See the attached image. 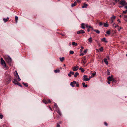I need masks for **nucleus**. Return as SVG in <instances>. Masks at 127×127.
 I'll use <instances>...</instances> for the list:
<instances>
[{"label":"nucleus","instance_id":"obj_42","mask_svg":"<svg viewBox=\"0 0 127 127\" xmlns=\"http://www.w3.org/2000/svg\"><path fill=\"white\" fill-rule=\"evenodd\" d=\"M103 24L102 23V22H100L99 23V25L100 26H102Z\"/></svg>","mask_w":127,"mask_h":127},{"label":"nucleus","instance_id":"obj_31","mask_svg":"<svg viewBox=\"0 0 127 127\" xmlns=\"http://www.w3.org/2000/svg\"><path fill=\"white\" fill-rule=\"evenodd\" d=\"M74 52L72 51H69V53L71 54H74Z\"/></svg>","mask_w":127,"mask_h":127},{"label":"nucleus","instance_id":"obj_50","mask_svg":"<svg viewBox=\"0 0 127 127\" xmlns=\"http://www.w3.org/2000/svg\"><path fill=\"white\" fill-rule=\"evenodd\" d=\"M84 55V53H82L81 54H80V56H83Z\"/></svg>","mask_w":127,"mask_h":127},{"label":"nucleus","instance_id":"obj_3","mask_svg":"<svg viewBox=\"0 0 127 127\" xmlns=\"http://www.w3.org/2000/svg\"><path fill=\"white\" fill-rule=\"evenodd\" d=\"M85 33V32L84 31L82 30H81L78 31L77 32V34H80L84 33Z\"/></svg>","mask_w":127,"mask_h":127},{"label":"nucleus","instance_id":"obj_40","mask_svg":"<svg viewBox=\"0 0 127 127\" xmlns=\"http://www.w3.org/2000/svg\"><path fill=\"white\" fill-rule=\"evenodd\" d=\"M92 74L93 75H95L96 74V73L95 72H94L93 73H92Z\"/></svg>","mask_w":127,"mask_h":127},{"label":"nucleus","instance_id":"obj_46","mask_svg":"<svg viewBox=\"0 0 127 127\" xmlns=\"http://www.w3.org/2000/svg\"><path fill=\"white\" fill-rule=\"evenodd\" d=\"M47 101L48 102V103H50L51 102V101L49 99H47Z\"/></svg>","mask_w":127,"mask_h":127},{"label":"nucleus","instance_id":"obj_28","mask_svg":"<svg viewBox=\"0 0 127 127\" xmlns=\"http://www.w3.org/2000/svg\"><path fill=\"white\" fill-rule=\"evenodd\" d=\"M94 31L95 32H96L97 33H98V34L100 32V31L98 30H94Z\"/></svg>","mask_w":127,"mask_h":127},{"label":"nucleus","instance_id":"obj_36","mask_svg":"<svg viewBox=\"0 0 127 127\" xmlns=\"http://www.w3.org/2000/svg\"><path fill=\"white\" fill-rule=\"evenodd\" d=\"M127 18V15H125L124 16V19L126 21H127V20L125 18Z\"/></svg>","mask_w":127,"mask_h":127},{"label":"nucleus","instance_id":"obj_1","mask_svg":"<svg viewBox=\"0 0 127 127\" xmlns=\"http://www.w3.org/2000/svg\"><path fill=\"white\" fill-rule=\"evenodd\" d=\"M5 61L10 65H11L12 62V60L11 58L9 57H5Z\"/></svg>","mask_w":127,"mask_h":127},{"label":"nucleus","instance_id":"obj_51","mask_svg":"<svg viewBox=\"0 0 127 127\" xmlns=\"http://www.w3.org/2000/svg\"><path fill=\"white\" fill-rule=\"evenodd\" d=\"M104 124L105 126H107V123L106 122H104Z\"/></svg>","mask_w":127,"mask_h":127},{"label":"nucleus","instance_id":"obj_5","mask_svg":"<svg viewBox=\"0 0 127 127\" xmlns=\"http://www.w3.org/2000/svg\"><path fill=\"white\" fill-rule=\"evenodd\" d=\"M126 1L125 0H122L120 1V3L121 5L124 6L126 5Z\"/></svg>","mask_w":127,"mask_h":127},{"label":"nucleus","instance_id":"obj_61","mask_svg":"<svg viewBox=\"0 0 127 127\" xmlns=\"http://www.w3.org/2000/svg\"><path fill=\"white\" fill-rule=\"evenodd\" d=\"M87 31L88 32H89V31H90V30L89 29H88V30H87Z\"/></svg>","mask_w":127,"mask_h":127},{"label":"nucleus","instance_id":"obj_35","mask_svg":"<svg viewBox=\"0 0 127 127\" xmlns=\"http://www.w3.org/2000/svg\"><path fill=\"white\" fill-rule=\"evenodd\" d=\"M76 86L77 87H79V84L78 83H76Z\"/></svg>","mask_w":127,"mask_h":127},{"label":"nucleus","instance_id":"obj_23","mask_svg":"<svg viewBox=\"0 0 127 127\" xmlns=\"http://www.w3.org/2000/svg\"><path fill=\"white\" fill-rule=\"evenodd\" d=\"M60 61L61 62H62L64 60V57H63L62 58H60Z\"/></svg>","mask_w":127,"mask_h":127},{"label":"nucleus","instance_id":"obj_49","mask_svg":"<svg viewBox=\"0 0 127 127\" xmlns=\"http://www.w3.org/2000/svg\"><path fill=\"white\" fill-rule=\"evenodd\" d=\"M86 62H87L86 61H83V63H84V64L86 63Z\"/></svg>","mask_w":127,"mask_h":127},{"label":"nucleus","instance_id":"obj_62","mask_svg":"<svg viewBox=\"0 0 127 127\" xmlns=\"http://www.w3.org/2000/svg\"><path fill=\"white\" fill-rule=\"evenodd\" d=\"M117 21L119 22L120 23L121 22V21L119 19Z\"/></svg>","mask_w":127,"mask_h":127},{"label":"nucleus","instance_id":"obj_29","mask_svg":"<svg viewBox=\"0 0 127 127\" xmlns=\"http://www.w3.org/2000/svg\"><path fill=\"white\" fill-rule=\"evenodd\" d=\"M15 20L16 21V22L17 23V21L18 19V17L16 16H15Z\"/></svg>","mask_w":127,"mask_h":127},{"label":"nucleus","instance_id":"obj_44","mask_svg":"<svg viewBox=\"0 0 127 127\" xmlns=\"http://www.w3.org/2000/svg\"><path fill=\"white\" fill-rule=\"evenodd\" d=\"M60 126L58 123L57 124L56 127H60Z\"/></svg>","mask_w":127,"mask_h":127},{"label":"nucleus","instance_id":"obj_32","mask_svg":"<svg viewBox=\"0 0 127 127\" xmlns=\"http://www.w3.org/2000/svg\"><path fill=\"white\" fill-rule=\"evenodd\" d=\"M86 56H84L83 57V61H86Z\"/></svg>","mask_w":127,"mask_h":127},{"label":"nucleus","instance_id":"obj_10","mask_svg":"<svg viewBox=\"0 0 127 127\" xmlns=\"http://www.w3.org/2000/svg\"><path fill=\"white\" fill-rule=\"evenodd\" d=\"M74 74V72H73L70 71L69 73L68 74V75L69 76L71 77V75H73Z\"/></svg>","mask_w":127,"mask_h":127},{"label":"nucleus","instance_id":"obj_39","mask_svg":"<svg viewBox=\"0 0 127 127\" xmlns=\"http://www.w3.org/2000/svg\"><path fill=\"white\" fill-rule=\"evenodd\" d=\"M88 28H89V29H92V30H93V28H92V26H88Z\"/></svg>","mask_w":127,"mask_h":127},{"label":"nucleus","instance_id":"obj_52","mask_svg":"<svg viewBox=\"0 0 127 127\" xmlns=\"http://www.w3.org/2000/svg\"><path fill=\"white\" fill-rule=\"evenodd\" d=\"M85 26L87 28H88V26H88V25L87 24H86Z\"/></svg>","mask_w":127,"mask_h":127},{"label":"nucleus","instance_id":"obj_25","mask_svg":"<svg viewBox=\"0 0 127 127\" xmlns=\"http://www.w3.org/2000/svg\"><path fill=\"white\" fill-rule=\"evenodd\" d=\"M79 70H81V72H84L85 71L84 70L83 68H82L81 67H80L79 69Z\"/></svg>","mask_w":127,"mask_h":127},{"label":"nucleus","instance_id":"obj_27","mask_svg":"<svg viewBox=\"0 0 127 127\" xmlns=\"http://www.w3.org/2000/svg\"><path fill=\"white\" fill-rule=\"evenodd\" d=\"M22 84H23L25 87H27L28 86V84L27 83L23 82Z\"/></svg>","mask_w":127,"mask_h":127},{"label":"nucleus","instance_id":"obj_56","mask_svg":"<svg viewBox=\"0 0 127 127\" xmlns=\"http://www.w3.org/2000/svg\"><path fill=\"white\" fill-rule=\"evenodd\" d=\"M16 73V74H15V77H16V78H17V73H16V72H15Z\"/></svg>","mask_w":127,"mask_h":127},{"label":"nucleus","instance_id":"obj_53","mask_svg":"<svg viewBox=\"0 0 127 127\" xmlns=\"http://www.w3.org/2000/svg\"><path fill=\"white\" fill-rule=\"evenodd\" d=\"M77 2L79 3L80 1V0H77Z\"/></svg>","mask_w":127,"mask_h":127},{"label":"nucleus","instance_id":"obj_24","mask_svg":"<svg viewBox=\"0 0 127 127\" xmlns=\"http://www.w3.org/2000/svg\"><path fill=\"white\" fill-rule=\"evenodd\" d=\"M102 41H104L105 42H107V41L106 40V38H103L101 39Z\"/></svg>","mask_w":127,"mask_h":127},{"label":"nucleus","instance_id":"obj_11","mask_svg":"<svg viewBox=\"0 0 127 127\" xmlns=\"http://www.w3.org/2000/svg\"><path fill=\"white\" fill-rule=\"evenodd\" d=\"M9 19V17H7L6 19V18H3V20L4 21V23H5Z\"/></svg>","mask_w":127,"mask_h":127},{"label":"nucleus","instance_id":"obj_59","mask_svg":"<svg viewBox=\"0 0 127 127\" xmlns=\"http://www.w3.org/2000/svg\"><path fill=\"white\" fill-rule=\"evenodd\" d=\"M115 23H114V24H113V26H113V27H114L115 26Z\"/></svg>","mask_w":127,"mask_h":127},{"label":"nucleus","instance_id":"obj_4","mask_svg":"<svg viewBox=\"0 0 127 127\" xmlns=\"http://www.w3.org/2000/svg\"><path fill=\"white\" fill-rule=\"evenodd\" d=\"M84 80L85 81H88L90 80V78L89 79L87 77L86 75H84L83 76Z\"/></svg>","mask_w":127,"mask_h":127},{"label":"nucleus","instance_id":"obj_22","mask_svg":"<svg viewBox=\"0 0 127 127\" xmlns=\"http://www.w3.org/2000/svg\"><path fill=\"white\" fill-rule=\"evenodd\" d=\"M72 45H75L76 46L77 45V44L74 42H72Z\"/></svg>","mask_w":127,"mask_h":127},{"label":"nucleus","instance_id":"obj_2","mask_svg":"<svg viewBox=\"0 0 127 127\" xmlns=\"http://www.w3.org/2000/svg\"><path fill=\"white\" fill-rule=\"evenodd\" d=\"M1 60V64L2 65L6 67V65L3 59L1 58L0 59Z\"/></svg>","mask_w":127,"mask_h":127},{"label":"nucleus","instance_id":"obj_8","mask_svg":"<svg viewBox=\"0 0 127 127\" xmlns=\"http://www.w3.org/2000/svg\"><path fill=\"white\" fill-rule=\"evenodd\" d=\"M76 83V82L75 81H74L73 82H71L70 83V85L72 87H74V85Z\"/></svg>","mask_w":127,"mask_h":127},{"label":"nucleus","instance_id":"obj_48","mask_svg":"<svg viewBox=\"0 0 127 127\" xmlns=\"http://www.w3.org/2000/svg\"><path fill=\"white\" fill-rule=\"evenodd\" d=\"M122 29V27H120V28L119 29H118V30L119 31H120L121 30V29Z\"/></svg>","mask_w":127,"mask_h":127},{"label":"nucleus","instance_id":"obj_54","mask_svg":"<svg viewBox=\"0 0 127 127\" xmlns=\"http://www.w3.org/2000/svg\"><path fill=\"white\" fill-rule=\"evenodd\" d=\"M119 26L118 25H116L115 26V28H116L117 27H119Z\"/></svg>","mask_w":127,"mask_h":127},{"label":"nucleus","instance_id":"obj_20","mask_svg":"<svg viewBox=\"0 0 127 127\" xmlns=\"http://www.w3.org/2000/svg\"><path fill=\"white\" fill-rule=\"evenodd\" d=\"M87 6V4H84V5L82 6V7L83 8H86Z\"/></svg>","mask_w":127,"mask_h":127},{"label":"nucleus","instance_id":"obj_14","mask_svg":"<svg viewBox=\"0 0 127 127\" xmlns=\"http://www.w3.org/2000/svg\"><path fill=\"white\" fill-rule=\"evenodd\" d=\"M77 4V3L76 1H75L72 4L71 6L72 7H73L75 6Z\"/></svg>","mask_w":127,"mask_h":127},{"label":"nucleus","instance_id":"obj_26","mask_svg":"<svg viewBox=\"0 0 127 127\" xmlns=\"http://www.w3.org/2000/svg\"><path fill=\"white\" fill-rule=\"evenodd\" d=\"M60 72V70L59 69H56L55 70H54V72L55 73H57V72Z\"/></svg>","mask_w":127,"mask_h":127},{"label":"nucleus","instance_id":"obj_13","mask_svg":"<svg viewBox=\"0 0 127 127\" xmlns=\"http://www.w3.org/2000/svg\"><path fill=\"white\" fill-rule=\"evenodd\" d=\"M85 24L84 23H82L81 24V28L83 29H84L85 28Z\"/></svg>","mask_w":127,"mask_h":127},{"label":"nucleus","instance_id":"obj_30","mask_svg":"<svg viewBox=\"0 0 127 127\" xmlns=\"http://www.w3.org/2000/svg\"><path fill=\"white\" fill-rule=\"evenodd\" d=\"M103 24L104 25V26L105 27H107L108 26V24H106V23H103Z\"/></svg>","mask_w":127,"mask_h":127},{"label":"nucleus","instance_id":"obj_9","mask_svg":"<svg viewBox=\"0 0 127 127\" xmlns=\"http://www.w3.org/2000/svg\"><path fill=\"white\" fill-rule=\"evenodd\" d=\"M116 17V16H113L111 18V23H112L113 21L114 20Z\"/></svg>","mask_w":127,"mask_h":127},{"label":"nucleus","instance_id":"obj_38","mask_svg":"<svg viewBox=\"0 0 127 127\" xmlns=\"http://www.w3.org/2000/svg\"><path fill=\"white\" fill-rule=\"evenodd\" d=\"M54 105L56 108H57L58 107V106L57 105V104L56 103H54Z\"/></svg>","mask_w":127,"mask_h":127},{"label":"nucleus","instance_id":"obj_37","mask_svg":"<svg viewBox=\"0 0 127 127\" xmlns=\"http://www.w3.org/2000/svg\"><path fill=\"white\" fill-rule=\"evenodd\" d=\"M99 50L100 51H102L103 50V48L102 47H101L99 49Z\"/></svg>","mask_w":127,"mask_h":127},{"label":"nucleus","instance_id":"obj_43","mask_svg":"<svg viewBox=\"0 0 127 127\" xmlns=\"http://www.w3.org/2000/svg\"><path fill=\"white\" fill-rule=\"evenodd\" d=\"M3 117V116L2 114H0V118L2 119Z\"/></svg>","mask_w":127,"mask_h":127},{"label":"nucleus","instance_id":"obj_63","mask_svg":"<svg viewBox=\"0 0 127 127\" xmlns=\"http://www.w3.org/2000/svg\"><path fill=\"white\" fill-rule=\"evenodd\" d=\"M81 48L82 49H83L84 48V47H81Z\"/></svg>","mask_w":127,"mask_h":127},{"label":"nucleus","instance_id":"obj_55","mask_svg":"<svg viewBox=\"0 0 127 127\" xmlns=\"http://www.w3.org/2000/svg\"><path fill=\"white\" fill-rule=\"evenodd\" d=\"M59 114L61 115V113L59 111H58L57 112Z\"/></svg>","mask_w":127,"mask_h":127},{"label":"nucleus","instance_id":"obj_18","mask_svg":"<svg viewBox=\"0 0 127 127\" xmlns=\"http://www.w3.org/2000/svg\"><path fill=\"white\" fill-rule=\"evenodd\" d=\"M13 83L14 84H15L17 85V83H19V82H18L16 79H15L14 80V81L13 82Z\"/></svg>","mask_w":127,"mask_h":127},{"label":"nucleus","instance_id":"obj_57","mask_svg":"<svg viewBox=\"0 0 127 127\" xmlns=\"http://www.w3.org/2000/svg\"><path fill=\"white\" fill-rule=\"evenodd\" d=\"M60 34L62 35V36H64V34H63V33H61V34Z\"/></svg>","mask_w":127,"mask_h":127},{"label":"nucleus","instance_id":"obj_6","mask_svg":"<svg viewBox=\"0 0 127 127\" xmlns=\"http://www.w3.org/2000/svg\"><path fill=\"white\" fill-rule=\"evenodd\" d=\"M79 68V67L78 66L76 65L74 66L73 68V70L74 71H77Z\"/></svg>","mask_w":127,"mask_h":127},{"label":"nucleus","instance_id":"obj_33","mask_svg":"<svg viewBox=\"0 0 127 127\" xmlns=\"http://www.w3.org/2000/svg\"><path fill=\"white\" fill-rule=\"evenodd\" d=\"M106 33L107 34H110V31H107L106 32Z\"/></svg>","mask_w":127,"mask_h":127},{"label":"nucleus","instance_id":"obj_64","mask_svg":"<svg viewBox=\"0 0 127 127\" xmlns=\"http://www.w3.org/2000/svg\"><path fill=\"white\" fill-rule=\"evenodd\" d=\"M107 83H108V84H110V82L108 81V82Z\"/></svg>","mask_w":127,"mask_h":127},{"label":"nucleus","instance_id":"obj_12","mask_svg":"<svg viewBox=\"0 0 127 127\" xmlns=\"http://www.w3.org/2000/svg\"><path fill=\"white\" fill-rule=\"evenodd\" d=\"M103 60L104 62L107 65L108 64V63L106 59L105 58Z\"/></svg>","mask_w":127,"mask_h":127},{"label":"nucleus","instance_id":"obj_41","mask_svg":"<svg viewBox=\"0 0 127 127\" xmlns=\"http://www.w3.org/2000/svg\"><path fill=\"white\" fill-rule=\"evenodd\" d=\"M127 12V10L125 11H123V13L124 14H126V13Z\"/></svg>","mask_w":127,"mask_h":127},{"label":"nucleus","instance_id":"obj_21","mask_svg":"<svg viewBox=\"0 0 127 127\" xmlns=\"http://www.w3.org/2000/svg\"><path fill=\"white\" fill-rule=\"evenodd\" d=\"M43 102L45 104H48L47 100H43Z\"/></svg>","mask_w":127,"mask_h":127},{"label":"nucleus","instance_id":"obj_60","mask_svg":"<svg viewBox=\"0 0 127 127\" xmlns=\"http://www.w3.org/2000/svg\"><path fill=\"white\" fill-rule=\"evenodd\" d=\"M125 8L127 9V6H126L124 7Z\"/></svg>","mask_w":127,"mask_h":127},{"label":"nucleus","instance_id":"obj_19","mask_svg":"<svg viewBox=\"0 0 127 127\" xmlns=\"http://www.w3.org/2000/svg\"><path fill=\"white\" fill-rule=\"evenodd\" d=\"M92 38L91 37H90L88 39V41L90 43H91L92 41Z\"/></svg>","mask_w":127,"mask_h":127},{"label":"nucleus","instance_id":"obj_15","mask_svg":"<svg viewBox=\"0 0 127 127\" xmlns=\"http://www.w3.org/2000/svg\"><path fill=\"white\" fill-rule=\"evenodd\" d=\"M15 72H16V73H17V77H18V81H20L21 80V79L20 78L19 76V75L18 74V73L17 72V71L16 70L15 71Z\"/></svg>","mask_w":127,"mask_h":127},{"label":"nucleus","instance_id":"obj_7","mask_svg":"<svg viewBox=\"0 0 127 127\" xmlns=\"http://www.w3.org/2000/svg\"><path fill=\"white\" fill-rule=\"evenodd\" d=\"M112 77H111L110 76H109L107 78V79L108 80V81H111L113 80H114V79L113 78V76L112 75H111Z\"/></svg>","mask_w":127,"mask_h":127},{"label":"nucleus","instance_id":"obj_45","mask_svg":"<svg viewBox=\"0 0 127 127\" xmlns=\"http://www.w3.org/2000/svg\"><path fill=\"white\" fill-rule=\"evenodd\" d=\"M17 85H18L19 86H20L21 87H22V85L20 84V83H18Z\"/></svg>","mask_w":127,"mask_h":127},{"label":"nucleus","instance_id":"obj_17","mask_svg":"<svg viewBox=\"0 0 127 127\" xmlns=\"http://www.w3.org/2000/svg\"><path fill=\"white\" fill-rule=\"evenodd\" d=\"M83 86V87H87L88 86L87 84L85 85V83L84 82L82 83Z\"/></svg>","mask_w":127,"mask_h":127},{"label":"nucleus","instance_id":"obj_47","mask_svg":"<svg viewBox=\"0 0 127 127\" xmlns=\"http://www.w3.org/2000/svg\"><path fill=\"white\" fill-rule=\"evenodd\" d=\"M87 49L85 50L84 51V53H87Z\"/></svg>","mask_w":127,"mask_h":127},{"label":"nucleus","instance_id":"obj_34","mask_svg":"<svg viewBox=\"0 0 127 127\" xmlns=\"http://www.w3.org/2000/svg\"><path fill=\"white\" fill-rule=\"evenodd\" d=\"M107 73L108 75H109L110 74V72L108 70H107Z\"/></svg>","mask_w":127,"mask_h":127},{"label":"nucleus","instance_id":"obj_58","mask_svg":"<svg viewBox=\"0 0 127 127\" xmlns=\"http://www.w3.org/2000/svg\"><path fill=\"white\" fill-rule=\"evenodd\" d=\"M96 51H97V52H99V50H98V49H96Z\"/></svg>","mask_w":127,"mask_h":127},{"label":"nucleus","instance_id":"obj_16","mask_svg":"<svg viewBox=\"0 0 127 127\" xmlns=\"http://www.w3.org/2000/svg\"><path fill=\"white\" fill-rule=\"evenodd\" d=\"M79 75V74L78 72H76L75 73L74 75V76L75 77H77V76Z\"/></svg>","mask_w":127,"mask_h":127}]
</instances>
